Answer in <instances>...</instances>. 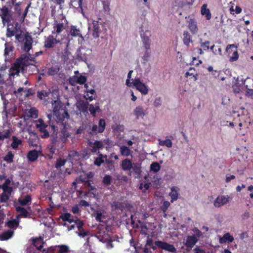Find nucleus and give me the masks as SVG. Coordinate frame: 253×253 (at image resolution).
Segmentation results:
<instances>
[{
  "mask_svg": "<svg viewBox=\"0 0 253 253\" xmlns=\"http://www.w3.org/2000/svg\"><path fill=\"white\" fill-rule=\"evenodd\" d=\"M61 135L59 138H61L62 141L66 142L67 138L69 137V133L65 129H63L61 132Z\"/></svg>",
  "mask_w": 253,
  "mask_h": 253,
  "instance_id": "nucleus-52",
  "label": "nucleus"
},
{
  "mask_svg": "<svg viewBox=\"0 0 253 253\" xmlns=\"http://www.w3.org/2000/svg\"><path fill=\"white\" fill-rule=\"evenodd\" d=\"M177 187H173L171 189V192L169 193V196L171 198V202L176 201L178 199V193L176 189Z\"/></svg>",
  "mask_w": 253,
  "mask_h": 253,
  "instance_id": "nucleus-33",
  "label": "nucleus"
},
{
  "mask_svg": "<svg viewBox=\"0 0 253 253\" xmlns=\"http://www.w3.org/2000/svg\"><path fill=\"white\" fill-rule=\"evenodd\" d=\"M86 80L87 78L84 76H74L72 78H70L69 83L73 85H75L76 84H83L86 82Z\"/></svg>",
  "mask_w": 253,
  "mask_h": 253,
  "instance_id": "nucleus-12",
  "label": "nucleus"
},
{
  "mask_svg": "<svg viewBox=\"0 0 253 253\" xmlns=\"http://www.w3.org/2000/svg\"><path fill=\"white\" fill-rule=\"evenodd\" d=\"M70 34L74 37L79 36L80 35V31L79 29L76 28L75 26H72L70 29Z\"/></svg>",
  "mask_w": 253,
  "mask_h": 253,
  "instance_id": "nucleus-54",
  "label": "nucleus"
},
{
  "mask_svg": "<svg viewBox=\"0 0 253 253\" xmlns=\"http://www.w3.org/2000/svg\"><path fill=\"white\" fill-rule=\"evenodd\" d=\"M55 7L52 9L51 16L54 18V23L53 24V30L52 31V35H56L58 37L61 35V33L66 30L68 27V22L65 16L63 14H61L58 18L55 19Z\"/></svg>",
  "mask_w": 253,
  "mask_h": 253,
  "instance_id": "nucleus-2",
  "label": "nucleus"
},
{
  "mask_svg": "<svg viewBox=\"0 0 253 253\" xmlns=\"http://www.w3.org/2000/svg\"><path fill=\"white\" fill-rule=\"evenodd\" d=\"M155 246H152V248L154 250H156V247L166 250L167 251H169L171 253H175L176 249L173 245L169 244L167 242L161 241H156L155 242Z\"/></svg>",
  "mask_w": 253,
  "mask_h": 253,
  "instance_id": "nucleus-4",
  "label": "nucleus"
},
{
  "mask_svg": "<svg viewBox=\"0 0 253 253\" xmlns=\"http://www.w3.org/2000/svg\"><path fill=\"white\" fill-rule=\"evenodd\" d=\"M6 225L9 228L15 229L18 226L19 221L16 219H12L9 220Z\"/></svg>",
  "mask_w": 253,
  "mask_h": 253,
  "instance_id": "nucleus-40",
  "label": "nucleus"
},
{
  "mask_svg": "<svg viewBox=\"0 0 253 253\" xmlns=\"http://www.w3.org/2000/svg\"><path fill=\"white\" fill-rule=\"evenodd\" d=\"M188 18L187 22L188 23V29L192 34H195L197 33L198 31V29L196 20L192 16L189 15L188 17H185V18Z\"/></svg>",
  "mask_w": 253,
  "mask_h": 253,
  "instance_id": "nucleus-9",
  "label": "nucleus"
},
{
  "mask_svg": "<svg viewBox=\"0 0 253 253\" xmlns=\"http://www.w3.org/2000/svg\"><path fill=\"white\" fill-rule=\"evenodd\" d=\"M91 147V152L92 153L96 152L97 150L102 149L104 148V145L101 141L95 140L93 143L90 145Z\"/></svg>",
  "mask_w": 253,
  "mask_h": 253,
  "instance_id": "nucleus-18",
  "label": "nucleus"
},
{
  "mask_svg": "<svg viewBox=\"0 0 253 253\" xmlns=\"http://www.w3.org/2000/svg\"><path fill=\"white\" fill-rule=\"evenodd\" d=\"M14 155L11 151H9L4 157L3 160L8 163H11L13 162Z\"/></svg>",
  "mask_w": 253,
  "mask_h": 253,
  "instance_id": "nucleus-47",
  "label": "nucleus"
},
{
  "mask_svg": "<svg viewBox=\"0 0 253 253\" xmlns=\"http://www.w3.org/2000/svg\"><path fill=\"white\" fill-rule=\"evenodd\" d=\"M16 211L20 213L19 216L24 218H31V214L27 210L22 207H17L16 208Z\"/></svg>",
  "mask_w": 253,
  "mask_h": 253,
  "instance_id": "nucleus-26",
  "label": "nucleus"
},
{
  "mask_svg": "<svg viewBox=\"0 0 253 253\" xmlns=\"http://www.w3.org/2000/svg\"><path fill=\"white\" fill-rule=\"evenodd\" d=\"M59 253H67L69 252V247L66 245H60L58 246Z\"/></svg>",
  "mask_w": 253,
  "mask_h": 253,
  "instance_id": "nucleus-62",
  "label": "nucleus"
},
{
  "mask_svg": "<svg viewBox=\"0 0 253 253\" xmlns=\"http://www.w3.org/2000/svg\"><path fill=\"white\" fill-rule=\"evenodd\" d=\"M12 142L11 144V146L12 149H16L18 146L22 143V141L20 139H18L16 136H13L12 137Z\"/></svg>",
  "mask_w": 253,
  "mask_h": 253,
  "instance_id": "nucleus-36",
  "label": "nucleus"
},
{
  "mask_svg": "<svg viewBox=\"0 0 253 253\" xmlns=\"http://www.w3.org/2000/svg\"><path fill=\"white\" fill-rule=\"evenodd\" d=\"M134 114L137 119L143 118L145 115V111L142 106H137L134 110Z\"/></svg>",
  "mask_w": 253,
  "mask_h": 253,
  "instance_id": "nucleus-19",
  "label": "nucleus"
},
{
  "mask_svg": "<svg viewBox=\"0 0 253 253\" xmlns=\"http://www.w3.org/2000/svg\"><path fill=\"white\" fill-rule=\"evenodd\" d=\"M10 195L11 194H9L8 193L4 192L3 191V193L0 196V200L1 202H6L9 199Z\"/></svg>",
  "mask_w": 253,
  "mask_h": 253,
  "instance_id": "nucleus-55",
  "label": "nucleus"
},
{
  "mask_svg": "<svg viewBox=\"0 0 253 253\" xmlns=\"http://www.w3.org/2000/svg\"><path fill=\"white\" fill-rule=\"evenodd\" d=\"M89 105L87 102H82L79 105L80 110L83 113L87 112Z\"/></svg>",
  "mask_w": 253,
  "mask_h": 253,
  "instance_id": "nucleus-48",
  "label": "nucleus"
},
{
  "mask_svg": "<svg viewBox=\"0 0 253 253\" xmlns=\"http://www.w3.org/2000/svg\"><path fill=\"white\" fill-rule=\"evenodd\" d=\"M106 127V123L104 119H100L98 122V133H102Z\"/></svg>",
  "mask_w": 253,
  "mask_h": 253,
  "instance_id": "nucleus-38",
  "label": "nucleus"
},
{
  "mask_svg": "<svg viewBox=\"0 0 253 253\" xmlns=\"http://www.w3.org/2000/svg\"><path fill=\"white\" fill-rule=\"evenodd\" d=\"M72 216V215L70 213H65L62 214L60 216V218L62 219V220L63 221L65 222V221H68L69 220V217H71Z\"/></svg>",
  "mask_w": 253,
  "mask_h": 253,
  "instance_id": "nucleus-63",
  "label": "nucleus"
},
{
  "mask_svg": "<svg viewBox=\"0 0 253 253\" xmlns=\"http://www.w3.org/2000/svg\"><path fill=\"white\" fill-rule=\"evenodd\" d=\"M93 25V32L92 36L94 38H97L99 37V30L100 26L99 23L97 21H93L92 22Z\"/></svg>",
  "mask_w": 253,
  "mask_h": 253,
  "instance_id": "nucleus-20",
  "label": "nucleus"
},
{
  "mask_svg": "<svg viewBox=\"0 0 253 253\" xmlns=\"http://www.w3.org/2000/svg\"><path fill=\"white\" fill-rule=\"evenodd\" d=\"M88 110L91 115L94 117H96L97 112H99L101 111V110L98 106L94 107L92 104H89Z\"/></svg>",
  "mask_w": 253,
  "mask_h": 253,
  "instance_id": "nucleus-35",
  "label": "nucleus"
},
{
  "mask_svg": "<svg viewBox=\"0 0 253 253\" xmlns=\"http://www.w3.org/2000/svg\"><path fill=\"white\" fill-rule=\"evenodd\" d=\"M52 107L53 108V114L58 111H60L61 109H64V108L62 107L61 102L58 99L54 100L52 102Z\"/></svg>",
  "mask_w": 253,
  "mask_h": 253,
  "instance_id": "nucleus-28",
  "label": "nucleus"
},
{
  "mask_svg": "<svg viewBox=\"0 0 253 253\" xmlns=\"http://www.w3.org/2000/svg\"><path fill=\"white\" fill-rule=\"evenodd\" d=\"M84 87L86 88V95H84V98L86 100H89L90 101H92L94 98L93 96V95H95V91L93 89H88L87 88L88 85L87 84H84Z\"/></svg>",
  "mask_w": 253,
  "mask_h": 253,
  "instance_id": "nucleus-22",
  "label": "nucleus"
},
{
  "mask_svg": "<svg viewBox=\"0 0 253 253\" xmlns=\"http://www.w3.org/2000/svg\"><path fill=\"white\" fill-rule=\"evenodd\" d=\"M66 162V160L59 158V159H57L56 163L55 166V167L57 169H59L61 167L65 165Z\"/></svg>",
  "mask_w": 253,
  "mask_h": 253,
  "instance_id": "nucleus-58",
  "label": "nucleus"
},
{
  "mask_svg": "<svg viewBox=\"0 0 253 253\" xmlns=\"http://www.w3.org/2000/svg\"><path fill=\"white\" fill-rule=\"evenodd\" d=\"M211 50L215 55H222V50L221 48L218 46H215L214 45H212L210 47Z\"/></svg>",
  "mask_w": 253,
  "mask_h": 253,
  "instance_id": "nucleus-44",
  "label": "nucleus"
},
{
  "mask_svg": "<svg viewBox=\"0 0 253 253\" xmlns=\"http://www.w3.org/2000/svg\"><path fill=\"white\" fill-rule=\"evenodd\" d=\"M24 69V65L21 63H15L13 66L10 68L9 73L10 77H14L15 75H18L20 71Z\"/></svg>",
  "mask_w": 253,
  "mask_h": 253,
  "instance_id": "nucleus-13",
  "label": "nucleus"
},
{
  "mask_svg": "<svg viewBox=\"0 0 253 253\" xmlns=\"http://www.w3.org/2000/svg\"><path fill=\"white\" fill-rule=\"evenodd\" d=\"M229 56V60L231 62L235 61L238 60L239 58V54L238 52L237 47H234V50L233 53H232Z\"/></svg>",
  "mask_w": 253,
  "mask_h": 253,
  "instance_id": "nucleus-41",
  "label": "nucleus"
},
{
  "mask_svg": "<svg viewBox=\"0 0 253 253\" xmlns=\"http://www.w3.org/2000/svg\"><path fill=\"white\" fill-rule=\"evenodd\" d=\"M38 141V137L35 133L31 135L28 139V143L30 146H36Z\"/></svg>",
  "mask_w": 253,
  "mask_h": 253,
  "instance_id": "nucleus-32",
  "label": "nucleus"
},
{
  "mask_svg": "<svg viewBox=\"0 0 253 253\" xmlns=\"http://www.w3.org/2000/svg\"><path fill=\"white\" fill-rule=\"evenodd\" d=\"M141 31L140 32V37L142 39V41L143 42V46L144 48L146 50H149L150 48V37L151 36V34L150 32L148 30H146V31H143L142 30V27H140Z\"/></svg>",
  "mask_w": 253,
  "mask_h": 253,
  "instance_id": "nucleus-6",
  "label": "nucleus"
},
{
  "mask_svg": "<svg viewBox=\"0 0 253 253\" xmlns=\"http://www.w3.org/2000/svg\"><path fill=\"white\" fill-rule=\"evenodd\" d=\"M103 158H105L106 159L107 156H104L102 154L99 153V157L95 159L94 162V165L98 167L100 166L101 164L104 162V161L103 159Z\"/></svg>",
  "mask_w": 253,
  "mask_h": 253,
  "instance_id": "nucleus-39",
  "label": "nucleus"
},
{
  "mask_svg": "<svg viewBox=\"0 0 253 253\" xmlns=\"http://www.w3.org/2000/svg\"><path fill=\"white\" fill-rule=\"evenodd\" d=\"M53 115L56 116V121L62 124L64 123L65 119H68L69 118L68 112L65 109H61L60 111L54 113Z\"/></svg>",
  "mask_w": 253,
  "mask_h": 253,
  "instance_id": "nucleus-8",
  "label": "nucleus"
},
{
  "mask_svg": "<svg viewBox=\"0 0 253 253\" xmlns=\"http://www.w3.org/2000/svg\"><path fill=\"white\" fill-rule=\"evenodd\" d=\"M59 68L57 66H52L48 69L47 74L50 76L56 75L59 71Z\"/></svg>",
  "mask_w": 253,
  "mask_h": 253,
  "instance_id": "nucleus-43",
  "label": "nucleus"
},
{
  "mask_svg": "<svg viewBox=\"0 0 253 253\" xmlns=\"http://www.w3.org/2000/svg\"><path fill=\"white\" fill-rule=\"evenodd\" d=\"M160 144L161 146H166L168 148H170L172 147V142L169 139H167L163 141H160Z\"/></svg>",
  "mask_w": 253,
  "mask_h": 253,
  "instance_id": "nucleus-59",
  "label": "nucleus"
},
{
  "mask_svg": "<svg viewBox=\"0 0 253 253\" xmlns=\"http://www.w3.org/2000/svg\"><path fill=\"white\" fill-rule=\"evenodd\" d=\"M131 169L135 174V177L136 178H139L141 173V167L138 166L137 164H134Z\"/></svg>",
  "mask_w": 253,
  "mask_h": 253,
  "instance_id": "nucleus-34",
  "label": "nucleus"
},
{
  "mask_svg": "<svg viewBox=\"0 0 253 253\" xmlns=\"http://www.w3.org/2000/svg\"><path fill=\"white\" fill-rule=\"evenodd\" d=\"M210 44L211 42L209 41L202 42V40H201L200 46L204 50L207 51L209 49V48L211 47Z\"/></svg>",
  "mask_w": 253,
  "mask_h": 253,
  "instance_id": "nucleus-51",
  "label": "nucleus"
},
{
  "mask_svg": "<svg viewBox=\"0 0 253 253\" xmlns=\"http://www.w3.org/2000/svg\"><path fill=\"white\" fill-rule=\"evenodd\" d=\"M102 3L103 6V9L107 13H108L110 10L109 2L108 1L102 0Z\"/></svg>",
  "mask_w": 253,
  "mask_h": 253,
  "instance_id": "nucleus-60",
  "label": "nucleus"
},
{
  "mask_svg": "<svg viewBox=\"0 0 253 253\" xmlns=\"http://www.w3.org/2000/svg\"><path fill=\"white\" fill-rule=\"evenodd\" d=\"M112 181V177L111 175L106 174L102 179V183L104 185L109 186L110 185Z\"/></svg>",
  "mask_w": 253,
  "mask_h": 253,
  "instance_id": "nucleus-42",
  "label": "nucleus"
},
{
  "mask_svg": "<svg viewBox=\"0 0 253 253\" xmlns=\"http://www.w3.org/2000/svg\"><path fill=\"white\" fill-rule=\"evenodd\" d=\"M32 198L30 195H27L18 199V203L22 206H25L31 203Z\"/></svg>",
  "mask_w": 253,
  "mask_h": 253,
  "instance_id": "nucleus-23",
  "label": "nucleus"
},
{
  "mask_svg": "<svg viewBox=\"0 0 253 253\" xmlns=\"http://www.w3.org/2000/svg\"><path fill=\"white\" fill-rule=\"evenodd\" d=\"M33 244L39 251H41L43 248V240L42 238H33Z\"/></svg>",
  "mask_w": 253,
  "mask_h": 253,
  "instance_id": "nucleus-25",
  "label": "nucleus"
},
{
  "mask_svg": "<svg viewBox=\"0 0 253 253\" xmlns=\"http://www.w3.org/2000/svg\"><path fill=\"white\" fill-rule=\"evenodd\" d=\"M229 197L228 196H218L214 200V206L216 208H219L222 206L226 204L229 202Z\"/></svg>",
  "mask_w": 253,
  "mask_h": 253,
  "instance_id": "nucleus-11",
  "label": "nucleus"
},
{
  "mask_svg": "<svg viewBox=\"0 0 253 253\" xmlns=\"http://www.w3.org/2000/svg\"><path fill=\"white\" fill-rule=\"evenodd\" d=\"M132 85L140 91L141 94L146 95L148 93V88L143 83L141 82L139 78H135L131 79Z\"/></svg>",
  "mask_w": 253,
  "mask_h": 253,
  "instance_id": "nucleus-3",
  "label": "nucleus"
},
{
  "mask_svg": "<svg viewBox=\"0 0 253 253\" xmlns=\"http://www.w3.org/2000/svg\"><path fill=\"white\" fill-rule=\"evenodd\" d=\"M0 9L1 11V14L0 15L1 16L3 23L5 22L8 23L10 21L11 15L9 13L8 7L4 6Z\"/></svg>",
  "mask_w": 253,
  "mask_h": 253,
  "instance_id": "nucleus-14",
  "label": "nucleus"
},
{
  "mask_svg": "<svg viewBox=\"0 0 253 253\" xmlns=\"http://www.w3.org/2000/svg\"><path fill=\"white\" fill-rule=\"evenodd\" d=\"M105 164L106 165V167L109 170H112L114 169L115 166L113 160L106 159Z\"/></svg>",
  "mask_w": 253,
  "mask_h": 253,
  "instance_id": "nucleus-57",
  "label": "nucleus"
},
{
  "mask_svg": "<svg viewBox=\"0 0 253 253\" xmlns=\"http://www.w3.org/2000/svg\"><path fill=\"white\" fill-rule=\"evenodd\" d=\"M10 134V131L9 129L4 130L0 133V140H3L5 138H9Z\"/></svg>",
  "mask_w": 253,
  "mask_h": 253,
  "instance_id": "nucleus-49",
  "label": "nucleus"
},
{
  "mask_svg": "<svg viewBox=\"0 0 253 253\" xmlns=\"http://www.w3.org/2000/svg\"><path fill=\"white\" fill-rule=\"evenodd\" d=\"M32 37L30 36L28 33H26L25 35V42L24 44V50L27 52L29 51L32 48Z\"/></svg>",
  "mask_w": 253,
  "mask_h": 253,
  "instance_id": "nucleus-16",
  "label": "nucleus"
},
{
  "mask_svg": "<svg viewBox=\"0 0 253 253\" xmlns=\"http://www.w3.org/2000/svg\"><path fill=\"white\" fill-rule=\"evenodd\" d=\"M38 151L36 150L30 151L27 155L28 159L31 162L36 161L38 159Z\"/></svg>",
  "mask_w": 253,
  "mask_h": 253,
  "instance_id": "nucleus-30",
  "label": "nucleus"
},
{
  "mask_svg": "<svg viewBox=\"0 0 253 253\" xmlns=\"http://www.w3.org/2000/svg\"><path fill=\"white\" fill-rule=\"evenodd\" d=\"M132 165L131 161L127 158L125 159L122 162V168L125 171L131 169Z\"/></svg>",
  "mask_w": 253,
  "mask_h": 253,
  "instance_id": "nucleus-21",
  "label": "nucleus"
},
{
  "mask_svg": "<svg viewBox=\"0 0 253 253\" xmlns=\"http://www.w3.org/2000/svg\"><path fill=\"white\" fill-rule=\"evenodd\" d=\"M120 153L122 156L127 157L130 155V149L126 146H122L120 148Z\"/></svg>",
  "mask_w": 253,
  "mask_h": 253,
  "instance_id": "nucleus-37",
  "label": "nucleus"
},
{
  "mask_svg": "<svg viewBox=\"0 0 253 253\" xmlns=\"http://www.w3.org/2000/svg\"><path fill=\"white\" fill-rule=\"evenodd\" d=\"M207 5L206 4H204L202 5L201 7V14L203 15H205L206 17V19L207 20H210L211 18V13L210 12V11L209 9L207 8Z\"/></svg>",
  "mask_w": 253,
  "mask_h": 253,
  "instance_id": "nucleus-31",
  "label": "nucleus"
},
{
  "mask_svg": "<svg viewBox=\"0 0 253 253\" xmlns=\"http://www.w3.org/2000/svg\"><path fill=\"white\" fill-rule=\"evenodd\" d=\"M244 84H245L246 89H249L250 88H253V79L250 78H247L244 81Z\"/></svg>",
  "mask_w": 253,
  "mask_h": 253,
  "instance_id": "nucleus-50",
  "label": "nucleus"
},
{
  "mask_svg": "<svg viewBox=\"0 0 253 253\" xmlns=\"http://www.w3.org/2000/svg\"><path fill=\"white\" fill-rule=\"evenodd\" d=\"M75 223L78 229L79 232H77L78 235L82 237H84L89 234V232L85 231L83 228V225H84V222L83 221L80 220L77 218L75 221Z\"/></svg>",
  "mask_w": 253,
  "mask_h": 253,
  "instance_id": "nucleus-10",
  "label": "nucleus"
},
{
  "mask_svg": "<svg viewBox=\"0 0 253 253\" xmlns=\"http://www.w3.org/2000/svg\"><path fill=\"white\" fill-rule=\"evenodd\" d=\"M234 47H237L235 44H228L226 48V51L228 54V55L233 53L234 50Z\"/></svg>",
  "mask_w": 253,
  "mask_h": 253,
  "instance_id": "nucleus-61",
  "label": "nucleus"
},
{
  "mask_svg": "<svg viewBox=\"0 0 253 253\" xmlns=\"http://www.w3.org/2000/svg\"><path fill=\"white\" fill-rule=\"evenodd\" d=\"M0 187H1V188L3 190V191L4 192L8 193L9 194H11L12 192V188L10 187H9L7 185H5L4 183H3L2 185H0Z\"/></svg>",
  "mask_w": 253,
  "mask_h": 253,
  "instance_id": "nucleus-64",
  "label": "nucleus"
},
{
  "mask_svg": "<svg viewBox=\"0 0 253 253\" xmlns=\"http://www.w3.org/2000/svg\"><path fill=\"white\" fill-rule=\"evenodd\" d=\"M234 240V238L232 236L230 235L229 233L224 234L222 238L219 239V242L221 244L225 243L226 242L232 243Z\"/></svg>",
  "mask_w": 253,
  "mask_h": 253,
  "instance_id": "nucleus-29",
  "label": "nucleus"
},
{
  "mask_svg": "<svg viewBox=\"0 0 253 253\" xmlns=\"http://www.w3.org/2000/svg\"><path fill=\"white\" fill-rule=\"evenodd\" d=\"M197 242L198 239L195 235L188 236L184 245L186 247H189L190 249L192 248Z\"/></svg>",
  "mask_w": 253,
  "mask_h": 253,
  "instance_id": "nucleus-15",
  "label": "nucleus"
},
{
  "mask_svg": "<svg viewBox=\"0 0 253 253\" xmlns=\"http://www.w3.org/2000/svg\"><path fill=\"white\" fill-rule=\"evenodd\" d=\"M192 71H195L194 68H190L189 71L188 72H187L185 73V76L186 78H187L188 76H191L192 78H193L194 81H195L197 80V74L195 75L194 73Z\"/></svg>",
  "mask_w": 253,
  "mask_h": 253,
  "instance_id": "nucleus-53",
  "label": "nucleus"
},
{
  "mask_svg": "<svg viewBox=\"0 0 253 253\" xmlns=\"http://www.w3.org/2000/svg\"><path fill=\"white\" fill-rule=\"evenodd\" d=\"M50 93V91H46L45 90H42L41 91L37 92V97L41 100L43 99L44 97L48 96Z\"/></svg>",
  "mask_w": 253,
  "mask_h": 253,
  "instance_id": "nucleus-45",
  "label": "nucleus"
},
{
  "mask_svg": "<svg viewBox=\"0 0 253 253\" xmlns=\"http://www.w3.org/2000/svg\"><path fill=\"white\" fill-rule=\"evenodd\" d=\"M19 30H20V26L17 22L15 24V26H14L12 24H9V23H7L6 33V37L8 38H11L14 36Z\"/></svg>",
  "mask_w": 253,
  "mask_h": 253,
  "instance_id": "nucleus-7",
  "label": "nucleus"
},
{
  "mask_svg": "<svg viewBox=\"0 0 253 253\" xmlns=\"http://www.w3.org/2000/svg\"><path fill=\"white\" fill-rule=\"evenodd\" d=\"M161 169V166L158 162H153L150 165V170L155 172H158Z\"/></svg>",
  "mask_w": 253,
  "mask_h": 253,
  "instance_id": "nucleus-46",
  "label": "nucleus"
},
{
  "mask_svg": "<svg viewBox=\"0 0 253 253\" xmlns=\"http://www.w3.org/2000/svg\"><path fill=\"white\" fill-rule=\"evenodd\" d=\"M14 234V231L11 230H8L2 232L0 235V240L5 241L11 238Z\"/></svg>",
  "mask_w": 253,
  "mask_h": 253,
  "instance_id": "nucleus-24",
  "label": "nucleus"
},
{
  "mask_svg": "<svg viewBox=\"0 0 253 253\" xmlns=\"http://www.w3.org/2000/svg\"><path fill=\"white\" fill-rule=\"evenodd\" d=\"M60 40L57 36H54V35H49L45 40L44 42V47L45 48H52L55 45L59 43Z\"/></svg>",
  "mask_w": 253,
  "mask_h": 253,
  "instance_id": "nucleus-5",
  "label": "nucleus"
},
{
  "mask_svg": "<svg viewBox=\"0 0 253 253\" xmlns=\"http://www.w3.org/2000/svg\"><path fill=\"white\" fill-rule=\"evenodd\" d=\"M105 212L104 210L100 209L95 210L94 213L95 214V218L96 220L100 222H103V219L105 218L104 213Z\"/></svg>",
  "mask_w": 253,
  "mask_h": 253,
  "instance_id": "nucleus-17",
  "label": "nucleus"
},
{
  "mask_svg": "<svg viewBox=\"0 0 253 253\" xmlns=\"http://www.w3.org/2000/svg\"><path fill=\"white\" fill-rule=\"evenodd\" d=\"M111 207L112 209L114 210H122L123 208V206L122 203L119 202H114L112 204Z\"/></svg>",
  "mask_w": 253,
  "mask_h": 253,
  "instance_id": "nucleus-56",
  "label": "nucleus"
},
{
  "mask_svg": "<svg viewBox=\"0 0 253 253\" xmlns=\"http://www.w3.org/2000/svg\"><path fill=\"white\" fill-rule=\"evenodd\" d=\"M183 36V41L184 44L187 46H189L190 43L193 42L191 36L187 31H184Z\"/></svg>",
  "mask_w": 253,
  "mask_h": 253,
  "instance_id": "nucleus-27",
  "label": "nucleus"
},
{
  "mask_svg": "<svg viewBox=\"0 0 253 253\" xmlns=\"http://www.w3.org/2000/svg\"><path fill=\"white\" fill-rule=\"evenodd\" d=\"M36 127L41 132V136L42 138H48L51 135V146L50 152L54 153L55 150L59 151L64 146L65 143L59 138L57 136L58 132V127L55 126L50 120L49 121V124H46L42 119H39L37 121Z\"/></svg>",
  "mask_w": 253,
  "mask_h": 253,
  "instance_id": "nucleus-1",
  "label": "nucleus"
}]
</instances>
